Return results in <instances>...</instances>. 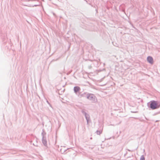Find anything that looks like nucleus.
Masks as SVG:
<instances>
[{"instance_id":"nucleus-1","label":"nucleus","mask_w":160,"mask_h":160,"mask_svg":"<svg viewBox=\"0 0 160 160\" xmlns=\"http://www.w3.org/2000/svg\"><path fill=\"white\" fill-rule=\"evenodd\" d=\"M160 106V103L155 101H152L150 104V108L152 109L158 108Z\"/></svg>"},{"instance_id":"nucleus-2","label":"nucleus","mask_w":160,"mask_h":160,"mask_svg":"<svg viewBox=\"0 0 160 160\" xmlns=\"http://www.w3.org/2000/svg\"><path fill=\"white\" fill-rule=\"evenodd\" d=\"M87 99L91 100L92 102H97V98L93 94H87Z\"/></svg>"},{"instance_id":"nucleus-3","label":"nucleus","mask_w":160,"mask_h":160,"mask_svg":"<svg viewBox=\"0 0 160 160\" xmlns=\"http://www.w3.org/2000/svg\"><path fill=\"white\" fill-rule=\"evenodd\" d=\"M147 60L148 63L150 64H152L153 63V60L152 58L150 56H149L147 58Z\"/></svg>"},{"instance_id":"nucleus-4","label":"nucleus","mask_w":160,"mask_h":160,"mask_svg":"<svg viewBox=\"0 0 160 160\" xmlns=\"http://www.w3.org/2000/svg\"><path fill=\"white\" fill-rule=\"evenodd\" d=\"M42 143L45 146H47V141L46 138L43 135V136L42 138Z\"/></svg>"},{"instance_id":"nucleus-5","label":"nucleus","mask_w":160,"mask_h":160,"mask_svg":"<svg viewBox=\"0 0 160 160\" xmlns=\"http://www.w3.org/2000/svg\"><path fill=\"white\" fill-rule=\"evenodd\" d=\"M80 90V88L78 87H75L74 88V92L75 93H77V92L79 91Z\"/></svg>"},{"instance_id":"nucleus-6","label":"nucleus","mask_w":160,"mask_h":160,"mask_svg":"<svg viewBox=\"0 0 160 160\" xmlns=\"http://www.w3.org/2000/svg\"><path fill=\"white\" fill-rule=\"evenodd\" d=\"M85 117L86 118V119L87 123H88L89 121V118L88 117V115L87 114H85Z\"/></svg>"},{"instance_id":"nucleus-7","label":"nucleus","mask_w":160,"mask_h":160,"mask_svg":"<svg viewBox=\"0 0 160 160\" xmlns=\"http://www.w3.org/2000/svg\"><path fill=\"white\" fill-rule=\"evenodd\" d=\"M102 130H101V131L97 130L96 131V133H97V134H98V135H100L102 133Z\"/></svg>"},{"instance_id":"nucleus-8","label":"nucleus","mask_w":160,"mask_h":160,"mask_svg":"<svg viewBox=\"0 0 160 160\" xmlns=\"http://www.w3.org/2000/svg\"><path fill=\"white\" fill-rule=\"evenodd\" d=\"M145 159L143 155L141 156L140 158V160H145Z\"/></svg>"}]
</instances>
